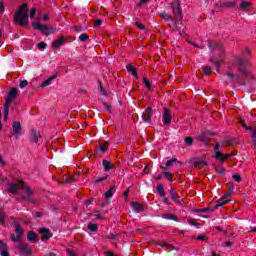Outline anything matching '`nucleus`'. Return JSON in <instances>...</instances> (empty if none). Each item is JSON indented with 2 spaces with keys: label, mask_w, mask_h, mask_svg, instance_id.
I'll return each mask as SVG.
<instances>
[{
  "label": "nucleus",
  "mask_w": 256,
  "mask_h": 256,
  "mask_svg": "<svg viewBox=\"0 0 256 256\" xmlns=\"http://www.w3.org/2000/svg\"><path fill=\"white\" fill-rule=\"evenodd\" d=\"M14 21L16 25L25 27L29 23V7L27 4H22L14 13Z\"/></svg>",
  "instance_id": "nucleus-1"
},
{
  "label": "nucleus",
  "mask_w": 256,
  "mask_h": 256,
  "mask_svg": "<svg viewBox=\"0 0 256 256\" xmlns=\"http://www.w3.org/2000/svg\"><path fill=\"white\" fill-rule=\"evenodd\" d=\"M17 97V88L10 89L8 93V98L6 99L4 103V120L7 121L9 118V109L11 108V103L15 101Z\"/></svg>",
  "instance_id": "nucleus-2"
},
{
  "label": "nucleus",
  "mask_w": 256,
  "mask_h": 256,
  "mask_svg": "<svg viewBox=\"0 0 256 256\" xmlns=\"http://www.w3.org/2000/svg\"><path fill=\"white\" fill-rule=\"evenodd\" d=\"M32 27H34V29H37V31H42L44 35H51V33H55V27L43 25L39 22H34L32 24Z\"/></svg>",
  "instance_id": "nucleus-3"
},
{
  "label": "nucleus",
  "mask_w": 256,
  "mask_h": 256,
  "mask_svg": "<svg viewBox=\"0 0 256 256\" xmlns=\"http://www.w3.org/2000/svg\"><path fill=\"white\" fill-rule=\"evenodd\" d=\"M33 195H34L33 190H31V188H29V186L23 184V186H22V199L24 201H27L28 203H35V201L33 200Z\"/></svg>",
  "instance_id": "nucleus-4"
},
{
  "label": "nucleus",
  "mask_w": 256,
  "mask_h": 256,
  "mask_svg": "<svg viewBox=\"0 0 256 256\" xmlns=\"http://www.w3.org/2000/svg\"><path fill=\"white\" fill-rule=\"evenodd\" d=\"M14 228H15V234H12L11 241L19 243V241L23 239V233H24L23 228H21V226H19V224L17 223L14 224Z\"/></svg>",
  "instance_id": "nucleus-5"
},
{
  "label": "nucleus",
  "mask_w": 256,
  "mask_h": 256,
  "mask_svg": "<svg viewBox=\"0 0 256 256\" xmlns=\"http://www.w3.org/2000/svg\"><path fill=\"white\" fill-rule=\"evenodd\" d=\"M29 139L32 144L39 145L41 142V134L36 129H31Z\"/></svg>",
  "instance_id": "nucleus-6"
},
{
  "label": "nucleus",
  "mask_w": 256,
  "mask_h": 256,
  "mask_svg": "<svg viewBox=\"0 0 256 256\" xmlns=\"http://www.w3.org/2000/svg\"><path fill=\"white\" fill-rule=\"evenodd\" d=\"M16 248L18 249V251H20V253H22V255L25 256H29L31 255V253H33V250L31 249V247H29V245L25 244V243H18Z\"/></svg>",
  "instance_id": "nucleus-7"
},
{
  "label": "nucleus",
  "mask_w": 256,
  "mask_h": 256,
  "mask_svg": "<svg viewBox=\"0 0 256 256\" xmlns=\"http://www.w3.org/2000/svg\"><path fill=\"white\" fill-rule=\"evenodd\" d=\"M12 133L15 135L16 139H19L23 135V130L21 129V122L14 121L12 122Z\"/></svg>",
  "instance_id": "nucleus-8"
},
{
  "label": "nucleus",
  "mask_w": 256,
  "mask_h": 256,
  "mask_svg": "<svg viewBox=\"0 0 256 256\" xmlns=\"http://www.w3.org/2000/svg\"><path fill=\"white\" fill-rule=\"evenodd\" d=\"M24 184L25 182H23V180H18L16 183L9 184V187H8L9 193H13V194L17 193L19 189H23Z\"/></svg>",
  "instance_id": "nucleus-9"
},
{
  "label": "nucleus",
  "mask_w": 256,
  "mask_h": 256,
  "mask_svg": "<svg viewBox=\"0 0 256 256\" xmlns=\"http://www.w3.org/2000/svg\"><path fill=\"white\" fill-rule=\"evenodd\" d=\"M171 119H173V115L171 114V110L168 108H164L162 113V121L164 125H171Z\"/></svg>",
  "instance_id": "nucleus-10"
},
{
  "label": "nucleus",
  "mask_w": 256,
  "mask_h": 256,
  "mask_svg": "<svg viewBox=\"0 0 256 256\" xmlns=\"http://www.w3.org/2000/svg\"><path fill=\"white\" fill-rule=\"evenodd\" d=\"M152 111L153 107L148 106V108L142 114V119L145 123H151V117H153V114L151 113Z\"/></svg>",
  "instance_id": "nucleus-11"
},
{
  "label": "nucleus",
  "mask_w": 256,
  "mask_h": 256,
  "mask_svg": "<svg viewBox=\"0 0 256 256\" xmlns=\"http://www.w3.org/2000/svg\"><path fill=\"white\" fill-rule=\"evenodd\" d=\"M38 233H40V235H42V237H41L42 241H47V240L51 239V237H53V235L51 234V231H49V229H47V228H40L38 230Z\"/></svg>",
  "instance_id": "nucleus-12"
},
{
  "label": "nucleus",
  "mask_w": 256,
  "mask_h": 256,
  "mask_svg": "<svg viewBox=\"0 0 256 256\" xmlns=\"http://www.w3.org/2000/svg\"><path fill=\"white\" fill-rule=\"evenodd\" d=\"M170 197H172V200L177 203V205H183V199L179 197L175 189L170 190Z\"/></svg>",
  "instance_id": "nucleus-13"
},
{
  "label": "nucleus",
  "mask_w": 256,
  "mask_h": 256,
  "mask_svg": "<svg viewBox=\"0 0 256 256\" xmlns=\"http://www.w3.org/2000/svg\"><path fill=\"white\" fill-rule=\"evenodd\" d=\"M173 13L179 21L176 22V24L181 23V19H183V16H181V7H179V2H177L176 6L173 7Z\"/></svg>",
  "instance_id": "nucleus-14"
},
{
  "label": "nucleus",
  "mask_w": 256,
  "mask_h": 256,
  "mask_svg": "<svg viewBox=\"0 0 256 256\" xmlns=\"http://www.w3.org/2000/svg\"><path fill=\"white\" fill-rule=\"evenodd\" d=\"M0 254L1 256H9V246L0 240Z\"/></svg>",
  "instance_id": "nucleus-15"
},
{
  "label": "nucleus",
  "mask_w": 256,
  "mask_h": 256,
  "mask_svg": "<svg viewBox=\"0 0 256 256\" xmlns=\"http://www.w3.org/2000/svg\"><path fill=\"white\" fill-rule=\"evenodd\" d=\"M230 157H231V154L223 155V153L221 152H216V155H215V159H217L221 163H225V161H227V159H230Z\"/></svg>",
  "instance_id": "nucleus-16"
},
{
  "label": "nucleus",
  "mask_w": 256,
  "mask_h": 256,
  "mask_svg": "<svg viewBox=\"0 0 256 256\" xmlns=\"http://www.w3.org/2000/svg\"><path fill=\"white\" fill-rule=\"evenodd\" d=\"M253 4L251 2L244 1L240 4L239 9L240 11H249Z\"/></svg>",
  "instance_id": "nucleus-17"
},
{
  "label": "nucleus",
  "mask_w": 256,
  "mask_h": 256,
  "mask_svg": "<svg viewBox=\"0 0 256 256\" xmlns=\"http://www.w3.org/2000/svg\"><path fill=\"white\" fill-rule=\"evenodd\" d=\"M196 139H198V141L201 143H204V145H209V137H207V134L205 133L198 135Z\"/></svg>",
  "instance_id": "nucleus-18"
},
{
  "label": "nucleus",
  "mask_w": 256,
  "mask_h": 256,
  "mask_svg": "<svg viewBox=\"0 0 256 256\" xmlns=\"http://www.w3.org/2000/svg\"><path fill=\"white\" fill-rule=\"evenodd\" d=\"M236 63L240 67H245V65L249 64V58L238 57L237 60H236Z\"/></svg>",
  "instance_id": "nucleus-19"
},
{
  "label": "nucleus",
  "mask_w": 256,
  "mask_h": 256,
  "mask_svg": "<svg viewBox=\"0 0 256 256\" xmlns=\"http://www.w3.org/2000/svg\"><path fill=\"white\" fill-rule=\"evenodd\" d=\"M131 207L135 213H141L143 211V205L137 203V202H132Z\"/></svg>",
  "instance_id": "nucleus-20"
},
{
  "label": "nucleus",
  "mask_w": 256,
  "mask_h": 256,
  "mask_svg": "<svg viewBox=\"0 0 256 256\" xmlns=\"http://www.w3.org/2000/svg\"><path fill=\"white\" fill-rule=\"evenodd\" d=\"M229 199H227V196H224L222 198H220L217 201L216 207H223V205H227V203H229Z\"/></svg>",
  "instance_id": "nucleus-21"
},
{
  "label": "nucleus",
  "mask_w": 256,
  "mask_h": 256,
  "mask_svg": "<svg viewBox=\"0 0 256 256\" xmlns=\"http://www.w3.org/2000/svg\"><path fill=\"white\" fill-rule=\"evenodd\" d=\"M64 43H65V38L60 37L59 39L52 42V47L54 48L61 47V45H63Z\"/></svg>",
  "instance_id": "nucleus-22"
},
{
  "label": "nucleus",
  "mask_w": 256,
  "mask_h": 256,
  "mask_svg": "<svg viewBox=\"0 0 256 256\" xmlns=\"http://www.w3.org/2000/svg\"><path fill=\"white\" fill-rule=\"evenodd\" d=\"M162 219H167L170 221H178L177 216L171 214V213H165L162 215Z\"/></svg>",
  "instance_id": "nucleus-23"
},
{
  "label": "nucleus",
  "mask_w": 256,
  "mask_h": 256,
  "mask_svg": "<svg viewBox=\"0 0 256 256\" xmlns=\"http://www.w3.org/2000/svg\"><path fill=\"white\" fill-rule=\"evenodd\" d=\"M102 165L104 167V171H111V169H113V164L107 160H103Z\"/></svg>",
  "instance_id": "nucleus-24"
},
{
  "label": "nucleus",
  "mask_w": 256,
  "mask_h": 256,
  "mask_svg": "<svg viewBox=\"0 0 256 256\" xmlns=\"http://www.w3.org/2000/svg\"><path fill=\"white\" fill-rule=\"evenodd\" d=\"M126 69H127V72L134 75L136 79L139 78V76L137 75V71L135 70V67L133 65L126 66Z\"/></svg>",
  "instance_id": "nucleus-25"
},
{
  "label": "nucleus",
  "mask_w": 256,
  "mask_h": 256,
  "mask_svg": "<svg viewBox=\"0 0 256 256\" xmlns=\"http://www.w3.org/2000/svg\"><path fill=\"white\" fill-rule=\"evenodd\" d=\"M209 47L212 49V51H221V45L217 44L216 42H210Z\"/></svg>",
  "instance_id": "nucleus-26"
},
{
  "label": "nucleus",
  "mask_w": 256,
  "mask_h": 256,
  "mask_svg": "<svg viewBox=\"0 0 256 256\" xmlns=\"http://www.w3.org/2000/svg\"><path fill=\"white\" fill-rule=\"evenodd\" d=\"M115 191H116L115 186L111 187V188L109 189V191H107V192L105 193V197H106L107 199H111V197H113V195H115Z\"/></svg>",
  "instance_id": "nucleus-27"
},
{
  "label": "nucleus",
  "mask_w": 256,
  "mask_h": 256,
  "mask_svg": "<svg viewBox=\"0 0 256 256\" xmlns=\"http://www.w3.org/2000/svg\"><path fill=\"white\" fill-rule=\"evenodd\" d=\"M179 19H176V20H172V23L174 25V29L175 31H181L182 27V23H181V19H180V23H178Z\"/></svg>",
  "instance_id": "nucleus-28"
},
{
  "label": "nucleus",
  "mask_w": 256,
  "mask_h": 256,
  "mask_svg": "<svg viewBox=\"0 0 256 256\" xmlns=\"http://www.w3.org/2000/svg\"><path fill=\"white\" fill-rule=\"evenodd\" d=\"M99 147H100V151H102V153H105V151L109 149V144H107V142H100Z\"/></svg>",
  "instance_id": "nucleus-29"
},
{
  "label": "nucleus",
  "mask_w": 256,
  "mask_h": 256,
  "mask_svg": "<svg viewBox=\"0 0 256 256\" xmlns=\"http://www.w3.org/2000/svg\"><path fill=\"white\" fill-rule=\"evenodd\" d=\"M157 191L161 197H165V189L163 188V184L157 185Z\"/></svg>",
  "instance_id": "nucleus-30"
},
{
  "label": "nucleus",
  "mask_w": 256,
  "mask_h": 256,
  "mask_svg": "<svg viewBox=\"0 0 256 256\" xmlns=\"http://www.w3.org/2000/svg\"><path fill=\"white\" fill-rule=\"evenodd\" d=\"M194 166L199 167L200 169H203V167H207L206 161H196L194 163Z\"/></svg>",
  "instance_id": "nucleus-31"
},
{
  "label": "nucleus",
  "mask_w": 256,
  "mask_h": 256,
  "mask_svg": "<svg viewBox=\"0 0 256 256\" xmlns=\"http://www.w3.org/2000/svg\"><path fill=\"white\" fill-rule=\"evenodd\" d=\"M28 241H37V234H35L33 231H30L28 233Z\"/></svg>",
  "instance_id": "nucleus-32"
},
{
  "label": "nucleus",
  "mask_w": 256,
  "mask_h": 256,
  "mask_svg": "<svg viewBox=\"0 0 256 256\" xmlns=\"http://www.w3.org/2000/svg\"><path fill=\"white\" fill-rule=\"evenodd\" d=\"M53 79H55V76H51L50 78H48L46 81H44L41 84V87H49V85H51V81H53Z\"/></svg>",
  "instance_id": "nucleus-33"
},
{
  "label": "nucleus",
  "mask_w": 256,
  "mask_h": 256,
  "mask_svg": "<svg viewBox=\"0 0 256 256\" xmlns=\"http://www.w3.org/2000/svg\"><path fill=\"white\" fill-rule=\"evenodd\" d=\"M88 229L89 231L95 232L99 229V226L94 223H88Z\"/></svg>",
  "instance_id": "nucleus-34"
},
{
  "label": "nucleus",
  "mask_w": 256,
  "mask_h": 256,
  "mask_svg": "<svg viewBox=\"0 0 256 256\" xmlns=\"http://www.w3.org/2000/svg\"><path fill=\"white\" fill-rule=\"evenodd\" d=\"M173 163H179V165H181V163L179 161H177V158H173L166 162V167H171L173 165Z\"/></svg>",
  "instance_id": "nucleus-35"
},
{
  "label": "nucleus",
  "mask_w": 256,
  "mask_h": 256,
  "mask_svg": "<svg viewBox=\"0 0 256 256\" xmlns=\"http://www.w3.org/2000/svg\"><path fill=\"white\" fill-rule=\"evenodd\" d=\"M89 39V35H87L86 33H83L79 36V40L82 42H85Z\"/></svg>",
  "instance_id": "nucleus-36"
},
{
  "label": "nucleus",
  "mask_w": 256,
  "mask_h": 256,
  "mask_svg": "<svg viewBox=\"0 0 256 256\" xmlns=\"http://www.w3.org/2000/svg\"><path fill=\"white\" fill-rule=\"evenodd\" d=\"M252 145L256 147V129L252 130Z\"/></svg>",
  "instance_id": "nucleus-37"
},
{
  "label": "nucleus",
  "mask_w": 256,
  "mask_h": 256,
  "mask_svg": "<svg viewBox=\"0 0 256 256\" xmlns=\"http://www.w3.org/2000/svg\"><path fill=\"white\" fill-rule=\"evenodd\" d=\"M186 145H189L191 147V145H193V138L192 137H186L184 139Z\"/></svg>",
  "instance_id": "nucleus-38"
},
{
  "label": "nucleus",
  "mask_w": 256,
  "mask_h": 256,
  "mask_svg": "<svg viewBox=\"0 0 256 256\" xmlns=\"http://www.w3.org/2000/svg\"><path fill=\"white\" fill-rule=\"evenodd\" d=\"M232 178L234 179V181H236L237 183H241V175L239 174H233Z\"/></svg>",
  "instance_id": "nucleus-39"
},
{
  "label": "nucleus",
  "mask_w": 256,
  "mask_h": 256,
  "mask_svg": "<svg viewBox=\"0 0 256 256\" xmlns=\"http://www.w3.org/2000/svg\"><path fill=\"white\" fill-rule=\"evenodd\" d=\"M164 176L166 177V179L168 181H172L173 180V174L172 173L164 172Z\"/></svg>",
  "instance_id": "nucleus-40"
},
{
  "label": "nucleus",
  "mask_w": 256,
  "mask_h": 256,
  "mask_svg": "<svg viewBox=\"0 0 256 256\" xmlns=\"http://www.w3.org/2000/svg\"><path fill=\"white\" fill-rule=\"evenodd\" d=\"M229 79H232V81H237V79H239V75H235V74H231V73H228L227 74Z\"/></svg>",
  "instance_id": "nucleus-41"
},
{
  "label": "nucleus",
  "mask_w": 256,
  "mask_h": 256,
  "mask_svg": "<svg viewBox=\"0 0 256 256\" xmlns=\"http://www.w3.org/2000/svg\"><path fill=\"white\" fill-rule=\"evenodd\" d=\"M211 71H212L211 67L209 66L204 67V75H211Z\"/></svg>",
  "instance_id": "nucleus-42"
},
{
  "label": "nucleus",
  "mask_w": 256,
  "mask_h": 256,
  "mask_svg": "<svg viewBox=\"0 0 256 256\" xmlns=\"http://www.w3.org/2000/svg\"><path fill=\"white\" fill-rule=\"evenodd\" d=\"M215 171H217V173H219L220 175L225 174V168L223 167H216Z\"/></svg>",
  "instance_id": "nucleus-43"
},
{
  "label": "nucleus",
  "mask_w": 256,
  "mask_h": 256,
  "mask_svg": "<svg viewBox=\"0 0 256 256\" xmlns=\"http://www.w3.org/2000/svg\"><path fill=\"white\" fill-rule=\"evenodd\" d=\"M29 85V82L27 80H23L20 82V89H25Z\"/></svg>",
  "instance_id": "nucleus-44"
},
{
  "label": "nucleus",
  "mask_w": 256,
  "mask_h": 256,
  "mask_svg": "<svg viewBox=\"0 0 256 256\" xmlns=\"http://www.w3.org/2000/svg\"><path fill=\"white\" fill-rule=\"evenodd\" d=\"M45 47H47V44L45 42L38 43V49H40V51H43Z\"/></svg>",
  "instance_id": "nucleus-45"
},
{
  "label": "nucleus",
  "mask_w": 256,
  "mask_h": 256,
  "mask_svg": "<svg viewBox=\"0 0 256 256\" xmlns=\"http://www.w3.org/2000/svg\"><path fill=\"white\" fill-rule=\"evenodd\" d=\"M36 13H37V9L36 8H32L30 10V19H33V17H35Z\"/></svg>",
  "instance_id": "nucleus-46"
},
{
  "label": "nucleus",
  "mask_w": 256,
  "mask_h": 256,
  "mask_svg": "<svg viewBox=\"0 0 256 256\" xmlns=\"http://www.w3.org/2000/svg\"><path fill=\"white\" fill-rule=\"evenodd\" d=\"M99 89H100V94L103 95V97H107V91L103 89L102 85L99 86Z\"/></svg>",
  "instance_id": "nucleus-47"
},
{
  "label": "nucleus",
  "mask_w": 256,
  "mask_h": 256,
  "mask_svg": "<svg viewBox=\"0 0 256 256\" xmlns=\"http://www.w3.org/2000/svg\"><path fill=\"white\" fill-rule=\"evenodd\" d=\"M161 17L162 19H164V21H169V19H171V16L167 13H163Z\"/></svg>",
  "instance_id": "nucleus-48"
},
{
  "label": "nucleus",
  "mask_w": 256,
  "mask_h": 256,
  "mask_svg": "<svg viewBox=\"0 0 256 256\" xmlns=\"http://www.w3.org/2000/svg\"><path fill=\"white\" fill-rule=\"evenodd\" d=\"M143 83L146 85V87H148V89H151V83L147 78H143Z\"/></svg>",
  "instance_id": "nucleus-49"
},
{
  "label": "nucleus",
  "mask_w": 256,
  "mask_h": 256,
  "mask_svg": "<svg viewBox=\"0 0 256 256\" xmlns=\"http://www.w3.org/2000/svg\"><path fill=\"white\" fill-rule=\"evenodd\" d=\"M75 181V177H66L65 183H73Z\"/></svg>",
  "instance_id": "nucleus-50"
},
{
  "label": "nucleus",
  "mask_w": 256,
  "mask_h": 256,
  "mask_svg": "<svg viewBox=\"0 0 256 256\" xmlns=\"http://www.w3.org/2000/svg\"><path fill=\"white\" fill-rule=\"evenodd\" d=\"M222 7H235V2H227L223 4Z\"/></svg>",
  "instance_id": "nucleus-51"
},
{
  "label": "nucleus",
  "mask_w": 256,
  "mask_h": 256,
  "mask_svg": "<svg viewBox=\"0 0 256 256\" xmlns=\"http://www.w3.org/2000/svg\"><path fill=\"white\" fill-rule=\"evenodd\" d=\"M102 24H103V21H101V19H96V20L94 21L95 27H100V25H102Z\"/></svg>",
  "instance_id": "nucleus-52"
},
{
  "label": "nucleus",
  "mask_w": 256,
  "mask_h": 256,
  "mask_svg": "<svg viewBox=\"0 0 256 256\" xmlns=\"http://www.w3.org/2000/svg\"><path fill=\"white\" fill-rule=\"evenodd\" d=\"M240 123H241L242 127L246 129V131H251L253 129L251 127H248L247 124H245V122H243V121H240Z\"/></svg>",
  "instance_id": "nucleus-53"
},
{
  "label": "nucleus",
  "mask_w": 256,
  "mask_h": 256,
  "mask_svg": "<svg viewBox=\"0 0 256 256\" xmlns=\"http://www.w3.org/2000/svg\"><path fill=\"white\" fill-rule=\"evenodd\" d=\"M107 177H109V176L105 175V176H103L101 178L96 179V183H102V181H105L107 179Z\"/></svg>",
  "instance_id": "nucleus-54"
},
{
  "label": "nucleus",
  "mask_w": 256,
  "mask_h": 256,
  "mask_svg": "<svg viewBox=\"0 0 256 256\" xmlns=\"http://www.w3.org/2000/svg\"><path fill=\"white\" fill-rule=\"evenodd\" d=\"M197 239L198 241H207V235H199Z\"/></svg>",
  "instance_id": "nucleus-55"
},
{
  "label": "nucleus",
  "mask_w": 256,
  "mask_h": 256,
  "mask_svg": "<svg viewBox=\"0 0 256 256\" xmlns=\"http://www.w3.org/2000/svg\"><path fill=\"white\" fill-rule=\"evenodd\" d=\"M102 105H103V107H105L106 111H110L111 110V106L109 105V103L103 102Z\"/></svg>",
  "instance_id": "nucleus-56"
},
{
  "label": "nucleus",
  "mask_w": 256,
  "mask_h": 256,
  "mask_svg": "<svg viewBox=\"0 0 256 256\" xmlns=\"http://www.w3.org/2000/svg\"><path fill=\"white\" fill-rule=\"evenodd\" d=\"M4 221H5V215L0 211V225H3Z\"/></svg>",
  "instance_id": "nucleus-57"
},
{
  "label": "nucleus",
  "mask_w": 256,
  "mask_h": 256,
  "mask_svg": "<svg viewBox=\"0 0 256 256\" xmlns=\"http://www.w3.org/2000/svg\"><path fill=\"white\" fill-rule=\"evenodd\" d=\"M135 25L136 27H138V29H141V30L145 29V26L141 24V22H136Z\"/></svg>",
  "instance_id": "nucleus-58"
},
{
  "label": "nucleus",
  "mask_w": 256,
  "mask_h": 256,
  "mask_svg": "<svg viewBox=\"0 0 256 256\" xmlns=\"http://www.w3.org/2000/svg\"><path fill=\"white\" fill-rule=\"evenodd\" d=\"M5 11V5L3 4V2L0 1V13H4Z\"/></svg>",
  "instance_id": "nucleus-59"
},
{
  "label": "nucleus",
  "mask_w": 256,
  "mask_h": 256,
  "mask_svg": "<svg viewBox=\"0 0 256 256\" xmlns=\"http://www.w3.org/2000/svg\"><path fill=\"white\" fill-rule=\"evenodd\" d=\"M219 147H220L219 143L216 142V145H215V147H214L215 155H217V153H220V152L218 151V150H219Z\"/></svg>",
  "instance_id": "nucleus-60"
},
{
  "label": "nucleus",
  "mask_w": 256,
  "mask_h": 256,
  "mask_svg": "<svg viewBox=\"0 0 256 256\" xmlns=\"http://www.w3.org/2000/svg\"><path fill=\"white\" fill-rule=\"evenodd\" d=\"M108 239H111V241H115L117 239V236L115 234H110L108 236Z\"/></svg>",
  "instance_id": "nucleus-61"
},
{
  "label": "nucleus",
  "mask_w": 256,
  "mask_h": 256,
  "mask_svg": "<svg viewBox=\"0 0 256 256\" xmlns=\"http://www.w3.org/2000/svg\"><path fill=\"white\" fill-rule=\"evenodd\" d=\"M162 247H166V249H175L173 246L170 244H162Z\"/></svg>",
  "instance_id": "nucleus-62"
},
{
  "label": "nucleus",
  "mask_w": 256,
  "mask_h": 256,
  "mask_svg": "<svg viewBox=\"0 0 256 256\" xmlns=\"http://www.w3.org/2000/svg\"><path fill=\"white\" fill-rule=\"evenodd\" d=\"M0 166L5 167V160L0 156Z\"/></svg>",
  "instance_id": "nucleus-63"
},
{
  "label": "nucleus",
  "mask_w": 256,
  "mask_h": 256,
  "mask_svg": "<svg viewBox=\"0 0 256 256\" xmlns=\"http://www.w3.org/2000/svg\"><path fill=\"white\" fill-rule=\"evenodd\" d=\"M104 253H105L106 256H117V255H115V254L112 253V252H104Z\"/></svg>",
  "instance_id": "nucleus-64"
}]
</instances>
